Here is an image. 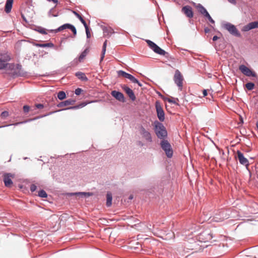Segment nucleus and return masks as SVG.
Masks as SVG:
<instances>
[{
	"label": "nucleus",
	"mask_w": 258,
	"mask_h": 258,
	"mask_svg": "<svg viewBox=\"0 0 258 258\" xmlns=\"http://www.w3.org/2000/svg\"><path fill=\"white\" fill-rule=\"evenodd\" d=\"M154 130L157 138L160 140H165L167 137V132L163 124L156 120L154 122Z\"/></svg>",
	"instance_id": "f257e3e1"
},
{
	"label": "nucleus",
	"mask_w": 258,
	"mask_h": 258,
	"mask_svg": "<svg viewBox=\"0 0 258 258\" xmlns=\"http://www.w3.org/2000/svg\"><path fill=\"white\" fill-rule=\"evenodd\" d=\"M160 146L168 158H170L172 157L173 150L170 144L167 140H161Z\"/></svg>",
	"instance_id": "f03ea898"
},
{
	"label": "nucleus",
	"mask_w": 258,
	"mask_h": 258,
	"mask_svg": "<svg viewBox=\"0 0 258 258\" xmlns=\"http://www.w3.org/2000/svg\"><path fill=\"white\" fill-rule=\"evenodd\" d=\"M213 238V234L210 230L207 229L201 232L198 236V240L202 242L209 241Z\"/></svg>",
	"instance_id": "7ed1b4c3"
},
{
	"label": "nucleus",
	"mask_w": 258,
	"mask_h": 258,
	"mask_svg": "<svg viewBox=\"0 0 258 258\" xmlns=\"http://www.w3.org/2000/svg\"><path fill=\"white\" fill-rule=\"evenodd\" d=\"M11 59L10 54L8 52L0 53V70L6 68L8 62Z\"/></svg>",
	"instance_id": "20e7f679"
},
{
	"label": "nucleus",
	"mask_w": 258,
	"mask_h": 258,
	"mask_svg": "<svg viewBox=\"0 0 258 258\" xmlns=\"http://www.w3.org/2000/svg\"><path fill=\"white\" fill-rule=\"evenodd\" d=\"M66 29H70L73 32L74 35L75 36L76 35L77 30H76L75 27L74 25H73L71 24H69V23H66V24H63V25L60 26V27H59L56 29H54V30L51 29V30H49L48 31L50 32H54L56 33H57L58 32L61 31Z\"/></svg>",
	"instance_id": "39448f33"
},
{
	"label": "nucleus",
	"mask_w": 258,
	"mask_h": 258,
	"mask_svg": "<svg viewBox=\"0 0 258 258\" xmlns=\"http://www.w3.org/2000/svg\"><path fill=\"white\" fill-rule=\"evenodd\" d=\"M139 133L142 138L148 143L153 142L151 134L147 130L143 125L139 127Z\"/></svg>",
	"instance_id": "423d86ee"
},
{
	"label": "nucleus",
	"mask_w": 258,
	"mask_h": 258,
	"mask_svg": "<svg viewBox=\"0 0 258 258\" xmlns=\"http://www.w3.org/2000/svg\"><path fill=\"white\" fill-rule=\"evenodd\" d=\"M173 80L174 81V83L178 86V89L180 91H181L183 86L182 84L183 78L181 73L178 70H176L175 72Z\"/></svg>",
	"instance_id": "0eeeda50"
},
{
	"label": "nucleus",
	"mask_w": 258,
	"mask_h": 258,
	"mask_svg": "<svg viewBox=\"0 0 258 258\" xmlns=\"http://www.w3.org/2000/svg\"><path fill=\"white\" fill-rule=\"evenodd\" d=\"M224 28L232 35L236 37H240V33L234 25L227 22L224 25Z\"/></svg>",
	"instance_id": "6e6552de"
},
{
	"label": "nucleus",
	"mask_w": 258,
	"mask_h": 258,
	"mask_svg": "<svg viewBox=\"0 0 258 258\" xmlns=\"http://www.w3.org/2000/svg\"><path fill=\"white\" fill-rule=\"evenodd\" d=\"M155 107L157 111V117L160 120V122L163 121L165 119V113L159 101L156 102Z\"/></svg>",
	"instance_id": "1a4fd4ad"
},
{
	"label": "nucleus",
	"mask_w": 258,
	"mask_h": 258,
	"mask_svg": "<svg viewBox=\"0 0 258 258\" xmlns=\"http://www.w3.org/2000/svg\"><path fill=\"white\" fill-rule=\"evenodd\" d=\"M239 70L241 71V72L244 74V75L247 77H256V74L255 72L252 71L250 69L247 68L244 64H241L239 67Z\"/></svg>",
	"instance_id": "9d476101"
},
{
	"label": "nucleus",
	"mask_w": 258,
	"mask_h": 258,
	"mask_svg": "<svg viewBox=\"0 0 258 258\" xmlns=\"http://www.w3.org/2000/svg\"><path fill=\"white\" fill-rule=\"evenodd\" d=\"M237 156L239 163L245 166L247 168L249 166V162L248 160L244 157L243 154L240 151L238 150L237 152Z\"/></svg>",
	"instance_id": "9b49d317"
},
{
	"label": "nucleus",
	"mask_w": 258,
	"mask_h": 258,
	"mask_svg": "<svg viewBox=\"0 0 258 258\" xmlns=\"http://www.w3.org/2000/svg\"><path fill=\"white\" fill-rule=\"evenodd\" d=\"M4 182L6 187H10L13 184L12 178L14 176L11 173H6L4 174Z\"/></svg>",
	"instance_id": "f8f14e48"
},
{
	"label": "nucleus",
	"mask_w": 258,
	"mask_h": 258,
	"mask_svg": "<svg viewBox=\"0 0 258 258\" xmlns=\"http://www.w3.org/2000/svg\"><path fill=\"white\" fill-rule=\"evenodd\" d=\"M117 75L118 76H121L123 77L124 78L129 79L132 83L138 82V80L136 78H135L133 75L128 74V73H127L123 71H122V70L118 71Z\"/></svg>",
	"instance_id": "ddd939ff"
},
{
	"label": "nucleus",
	"mask_w": 258,
	"mask_h": 258,
	"mask_svg": "<svg viewBox=\"0 0 258 258\" xmlns=\"http://www.w3.org/2000/svg\"><path fill=\"white\" fill-rule=\"evenodd\" d=\"M111 94L116 100L121 102H124L125 101L123 94L120 92L113 90L111 91Z\"/></svg>",
	"instance_id": "4468645a"
},
{
	"label": "nucleus",
	"mask_w": 258,
	"mask_h": 258,
	"mask_svg": "<svg viewBox=\"0 0 258 258\" xmlns=\"http://www.w3.org/2000/svg\"><path fill=\"white\" fill-rule=\"evenodd\" d=\"M258 28V21L250 22L247 25L244 26L242 29V31L246 32L252 29Z\"/></svg>",
	"instance_id": "2eb2a0df"
},
{
	"label": "nucleus",
	"mask_w": 258,
	"mask_h": 258,
	"mask_svg": "<svg viewBox=\"0 0 258 258\" xmlns=\"http://www.w3.org/2000/svg\"><path fill=\"white\" fill-rule=\"evenodd\" d=\"M67 195L69 197H72L74 196H77L80 197H89L93 195L92 192H69L67 194Z\"/></svg>",
	"instance_id": "dca6fc26"
},
{
	"label": "nucleus",
	"mask_w": 258,
	"mask_h": 258,
	"mask_svg": "<svg viewBox=\"0 0 258 258\" xmlns=\"http://www.w3.org/2000/svg\"><path fill=\"white\" fill-rule=\"evenodd\" d=\"M122 88L132 101H135L136 100V96L134 94V93L131 88L126 85H123L122 87Z\"/></svg>",
	"instance_id": "f3484780"
},
{
	"label": "nucleus",
	"mask_w": 258,
	"mask_h": 258,
	"mask_svg": "<svg viewBox=\"0 0 258 258\" xmlns=\"http://www.w3.org/2000/svg\"><path fill=\"white\" fill-rule=\"evenodd\" d=\"M182 12L189 18L193 17V12L191 7L185 6L182 8Z\"/></svg>",
	"instance_id": "a211bd4d"
},
{
	"label": "nucleus",
	"mask_w": 258,
	"mask_h": 258,
	"mask_svg": "<svg viewBox=\"0 0 258 258\" xmlns=\"http://www.w3.org/2000/svg\"><path fill=\"white\" fill-rule=\"evenodd\" d=\"M54 112H50L49 113H48V114H45V115H42V116H39V117H35L33 119H28V120H25V121H21V122H17V123H15L14 124H8V125H4V126H0V128H2V127H6V126H9L10 125H17L18 124H23V123H26V122H29L31 120H35L36 119H37V118H40L41 117H44V116H46L47 115H50L51 114H52L53 113H54Z\"/></svg>",
	"instance_id": "6ab92c4d"
},
{
	"label": "nucleus",
	"mask_w": 258,
	"mask_h": 258,
	"mask_svg": "<svg viewBox=\"0 0 258 258\" xmlns=\"http://www.w3.org/2000/svg\"><path fill=\"white\" fill-rule=\"evenodd\" d=\"M76 102V101L74 99H70L63 101H62L60 103H59L57 106L58 107H62L64 106H67L70 105H73Z\"/></svg>",
	"instance_id": "aec40b11"
},
{
	"label": "nucleus",
	"mask_w": 258,
	"mask_h": 258,
	"mask_svg": "<svg viewBox=\"0 0 258 258\" xmlns=\"http://www.w3.org/2000/svg\"><path fill=\"white\" fill-rule=\"evenodd\" d=\"M199 12L204 17L209 14L207 10L200 4H198L196 6Z\"/></svg>",
	"instance_id": "412c9836"
},
{
	"label": "nucleus",
	"mask_w": 258,
	"mask_h": 258,
	"mask_svg": "<svg viewBox=\"0 0 258 258\" xmlns=\"http://www.w3.org/2000/svg\"><path fill=\"white\" fill-rule=\"evenodd\" d=\"M16 74L18 76H24L26 73L22 70V66L20 64H17L16 66Z\"/></svg>",
	"instance_id": "4be33fe9"
},
{
	"label": "nucleus",
	"mask_w": 258,
	"mask_h": 258,
	"mask_svg": "<svg viewBox=\"0 0 258 258\" xmlns=\"http://www.w3.org/2000/svg\"><path fill=\"white\" fill-rule=\"evenodd\" d=\"M75 76L80 80L82 81H87L88 80V78L86 76L85 73L81 72H78L75 73Z\"/></svg>",
	"instance_id": "5701e85b"
},
{
	"label": "nucleus",
	"mask_w": 258,
	"mask_h": 258,
	"mask_svg": "<svg viewBox=\"0 0 258 258\" xmlns=\"http://www.w3.org/2000/svg\"><path fill=\"white\" fill-rule=\"evenodd\" d=\"M14 0H7L5 5V12L9 13L11 12Z\"/></svg>",
	"instance_id": "b1692460"
},
{
	"label": "nucleus",
	"mask_w": 258,
	"mask_h": 258,
	"mask_svg": "<svg viewBox=\"0 0 258 258\" xmlns=\"http://www.w3.org/2000/svg\"><path fill=\"white\" fill-rule=\"evenodd\" d=\"M87 104V103L83 102V103H81V104H80L79 105H76V106H74L68 107V108H65V109H62L59 110L58 111H62V110H67V109H79V108L83 107L85 106Z\"/></svg>",
	"instance_id": "393cba45"
},
{
	"label": "nucleus",
	"mask_w": 258,
	"mask_h": 258,
	"mask_svg": "<svg viewBox=\"0 0 258 258\" xmlns=\"http://www.w3.org/2000/svg\"><path fill=\"white\" fill-rule=\"evenodd\" d=\"M153 51L157 54H159L160 55H164V56L166 55V54H168V53L167 52H166L164 50L161 48L157 45L156 46V47L155 48V49H154Z\"/></svg>",
	"instance_id": "a878e982"
},
{
	"label": "nucleus",
	"mask_w": 258,
	"mask_h": 258,
	"mask_svg": "<svg viewBox=\"0 0 258 258\" xmlns=\"http://www.w3.org/2000/svg\"><path fill=\"white\" fill-rule=\"evenodd\" d=\"M34 45L37 47H42V48L54 47V44L51 42L46 43H35Z\"/></svg>",
	"instance_id": "bb28decb"
},
{
	"label": "nucleus",
	"mask_w": 258,
	"mask_h": 258,
	"mask_svg": "<svg viewBox=\"0 0 258 258\" xmlns=\"http://www.w3.org/2000/svg\"><path fill=\"white\" fill-rule=\"evenodd\" d=\"M106 206L109 207L112 204V194L110 192H108L106 195Z\"/></svg>",
	"instance_id": "cd10ccee"
},
{
	"label": "nucleus",
	"mask_w": 258,
	"mask_h": 258,
	"mask_svg": "<svg viewBox=\"0 0 258 258\" xmlns=\"http://www.w3.org/2000/svg\"><path fill=\"white\" fill-rule=\"evenodd\" d=\"M107 40H106L104 43H103V47H102V54H101V58H100V61H102L104 57V55H105V52H106V46H107Z\"/></svg>",
	"instance_id": "c85d7f7f"
},
{
	"label": "nucleus",
	"mask_w": 258,
	"mask_h": 258,
	"mask_svg": "<svg viewBox=\"0 0 258 258\" xmlns=\"http://www.w3.org/2000/svg\"><path fill=\"white\" fill-rule=\"evenodd\" d=\"M73 13L79 19V20H80L81 23L83 24L84 26L85 25L86 26V25H87L86 21L84 20L83 17L79 13H78L76 11H73Z\"/></svg>",
	"instance_id": "c756f323"
},
{
	"label": "nucleus",
	"mask_w": 258,
	"mask_h": 258,
	"mask_svg": "<svg viewBox=\"0 0 258 258\" xmlns=\"http://www.w3.org/2000/svg\"><path fill=\"white\" fill-rule=\"evenodd\" d=\"M146 42H147L150 48H151L153 50H154V49H155V48L157 46V44L155 43L154 42L152 41L151 40H146Z\"/></svg>",
	"instance_id": "7c9ffc66"
},
{
	"label": "nucleus",
	"mask_w": 258,
	"mask_h": 258,
	"mask_svg": "<svg viewBox=\"0 0 258 258\" xmlns=\"http://www.w3.org/2000/svg\"><path fill=\"white\" fill-rule=\"evenodd\" d=\"M66 93L64 91H59L57 93V98L61 100L66 98Z\"/></svg>",
	"instance_id": "2f4dec72"
},
{
	"label": "nucleus",
	"mask_w": 258,
	"mask_h": 258,
	"mask_svg": "<svg viewBox=\"0 0 258 258\" xmlns=\"http://www.w3.org/2000/svg\"><path fill=\"white\" fill-rule=\"evenodd\" d=\"M35 30L42 34H47V33L46 32V30L45 28H42L41 27H38L35 29Z\"/></svg>",
	"instance_id": "473e14b6"
},
{
	"label": "nucleus",
	"mask_w": 258,
	"mask_h": 258,
	"mask_svg": "<svg viewBox=\"0 0 258 258\" xmlns=\"http://www.w3.org/2000/svg\"><path fill=\"white\" fill-rule=\"evenodd\" d=\"M38 196L39 197L43 198H47V193H46V191H45L44 190H43V189H41V190H40L38 192Z\"/></svg>",
	"instance_id": "72a5a7b5"
},
{
	"label": "nucleus",
	"mask_w": 258,
	"mask_h": 258,
	"mask_svg": "<svg viewBox=\"0 0 258 258\" xmlns=\"http://www.w3.org/2000/svg\"><path fill=\"white\" fill-rule=\"evenodd\" d=\"M245 87L248 90H252L254 87V84L251 82L247 83L245 84Z\"/></svg>",
	"instance_id": "f704fd0d"
},
{
	"label": "nucleus",
	"mask_w": 258,
	"mask_h": 258,
	"mask_svg": "<svg viewBox=\"0 0 258 258\" xmlns=\"http://www.w3.org/2000/svg\"><path fill=\"white\" fill-rule=\"evenodd\" d=\"M87 53V49H86L85 50H84L80 55L79 57V60L80 61H81L84 59V58L86 56Z\"/></svg>",
	"instance_id": "c9c22d12"
},
{
	"label": "nucleus",
	"mask_w": 258,
	"mask_h": 258,
	"mask_svg": "<svg viewBox=\"0 0 258 258\" xmlns=\"http://www.w3.org/2000/svg\"><path fill=\"white\" fill-rule=\"evenodd\" d=\"M84 27H85V30H86L87 38L89 39L91 37V33H90V32L89 30V27L87 25H86H86L84 26Z\"/></svg>",
	"instance_id": "e433bc0d"
},
{
	"label": "nucleus",
	"mask_w": 258,
	"mask_h": 258,
	"mask_svg": "<svg viewBox=\"0 0 258 258\" xmlns=\"http://www.w3.org/2000/svg\"><path fill=\"white\" fill-rule=\"evenodd\" d=\"M103 32L105 34V33H107L109 34V33H114L113 32V30L111 28H107L106 27H104V28H103Z\"/></svg>",
	"instance_id": "4c0bfd02"
},
{
	"label": "nucleus",
	"mask_w": 258,
	"mask_h": 258,
	"mask_svg": "<svg viewBox=\"0 0 258 258\" xmlns=\"http://www.w3.org/2000/svg\"><path fill=\"white\" fill-rule=\"evenodd\" d=\"M167 100L169 103H173L174 104H177V103H176V101H178V98H167Z\"/></svg>",
	"instance_id": "58836bf2"
},
{
	"label": "nucleus",
	"mask_w": 258,
	"mask_h": 258,
	"mask_svg": "<svg viewBox=\"0 0 258 258\" xmlns=\"http://www.w3.org/2000/svg\"><path fill=\"white\" fill-rule=\"evenodd\" d=\"M9 115V112L7 111H4L2 112L1 114V116L3 118H6Z\"/></svg>",
	"instance_id": "ea45409f"
},
{
	"label": "nucleus",
	"mask_w": 258,
	"mask_h": 258,
	"mask_svg": "<svg viewBox=\"0 0 258 258\" xmlns=\"http://www.w3.org/2000/svg\"><path fill=\"white\" fill-rule=\"evenodd\" d=\"M205 17L207 18L209 21L212 24L215 23L214 20L212 19V18L211 17L209 14H207L206 16H205Z\"/></svg>",
	"instance_id": "a19ab883"
},
{
	"label": "nucleus",
	"mask_w": 258,
	"mask_h": 258,
	"mask_svg": "<svg viewBox=\"0 0 258 258\" xmlns=\"http://www.w3.org/2000/svg\"><path fill=\"white\" fill-rule=\"evenodd\" d=\"M83 91V90L81 88H77L75 91V93L76 95H79Z\"/></svg>",
	"instance_id": "79ce46f5"
},
{
	"label": "nucleus",
	"mask_w": 258,
	"mask_h": 258,
	"mask_svg": "<svg viewBox=\"0 0 258 258\" xmlns=\"http://www.w3.org/2000/svg\"><path fill=\"white\" fill-rule=\"evenodd\" d=\"M53 11H54V9H51L48 12V15L49 16H52V17H57V14H53Z\"/></svg>",
	"instance_id": "37998d69"
},
{
	"label": "nucleus",
	"mask_w": 258,
	"mask_h": 258,
	"mask_svg": "<svg viewBox=\"0 0 258 258\" xmlns=\"http://www.w3.org/2000/svg\"><path fill=\"white\" fill-rule=\"evenodd\" d=\"M36 188H37V186L35 184H32L31 185V186H30V190H31V192L35 191L36 190Z\"/></svg>",
	"instance_id": "c03bdc74"
},
{
	"label": "nucleus",
	"mask_w": 258,
	"mask_h": 258,
	"mask_svg": "<svg viewBox=\"0 0 258 258\" xmlns=\"http://www.w3.org/2000/svg\"><path fill=\"white\" fill-rule=\"evenodd\" d=\"M30 109V107L28 105H24L23 106V110L25 113H27L29 112Z\"/></svg>",
	"instance_id": "a18cd8bd"
},
{
	"label": "nucleus",
	"mask_w": 258,
	"mask_h": 258,
	"mask_svg": "<svg viewBox=\"0 0 258 258\" xmlns=\"http://www.w3.org/2000/svg\"><path fill=\"white\" fill-rule=\"evenodd\" d=\"M224 217H221L218 220V219H218V218H216V217H214L213 219H212L213 220L215 221H216V222H219V221H222L224 220Z\"/></svg>",
	"instance_id": "49530a36"
},
{
	"label": "nucleus",
	"mask_w": 258,
	"mask_h": 258,
	"mask_svg": "<svg viewBox=\"0 0 258 258\" xmlns=\"http://www.w3.org/2000/svg\"><path fill=\"white\" fill-rule=\"evenodd\" d=\"M36 107L38 109H42L44 107V105L42 104H36Z\"/></svg>",
	"instance_id": "de8ad7c7"
},
{
	"label": "nucleus",
	"mask_w": 258,
	"mask_h": 258,
	"mask_svg": "<svg viewBox=\"0 0 258 258\" xmlns=\"http://www.w3.org/2000/svg\"><path fill=\"white\" fill-rule=\"evenodd\" d=\"M230 3L232 4L233 5H236V0H227Z\"/></svg>",
	"instance_id": "09e8293b"
},
{
	"label": "nucleus",
	"mask_w": 258,
	"mask_h": 258,
	"mask_svg": "<svg viewBox=\"0 0 258 258\" xmlns=\"http://www.w3.org/2000/svg\"><path fill=\"white\" fill-rule=\"evenodd\" d=\"M203 97H205L207 95V91L206 89H204L203 91Z\"/></svg>",
	"instance_id": "8fccbe9b"
},
{
	"label": "nucleus",
	"mask_w": 258,
	"mask_h": 258,
	"mask_svg": "<svg viewBox=\"0 0 258 258\" xmlns=\"http://www.w3.org/2000/svg\"><path fill=\"white\" fill-rule=\"evenodd\" d=\"M204 31L206 33H208L210 32V29L208 27H206L204 29Z\"/></svg>",
	"instance_id": "3c124183"
},
{
	"label": "nucleus",
	"mask_w": 258,
	"mask_h": 258,
	"mask_svg": "<svg viewBox=\"0 0 258 258\" xmlns=\"http://www.w3.org/2000/svg\"><path fill=\"white\" fill-rule=\"evenodd\" d=\"M218 39V37L217 36L215 35V36H213L212 39L213 41H216Z\"/></svg>",
	"instance_id": "603ef678"
},
{
	"label": "nucleus",
	"mask_w": 258,
	"mask_h": 258,
	"mask_svg": "<svg viewBox=\"0 0 258 258\" xmlns=\"http://www.w3.org/2000/svg\"><path fill=\"white\" fill-rule=\"evenodd\" d=\"M238 258H251V257H250V256H248V255H245V256H239Z\"/></svg>",
	"instance_id": "864d4df0"
},
{
	"label": "nucleus",
	"mask_w": 258,
	"mask_h": 258,
	"mask_svg": "<svg viewBox=\"0 0 258 258\" xmlns=\"http://www.w3.org/2000/svg\"><path fill=\"white\" fill-rule=\"evenodd\" d=\"M134 83H137L139 86H142V84L138 80L137 82H133Z\"/></svg>",
	"instance_id": "5fc2aeb1"
},
{
	"label": "nucleus",
	"mask_w": 258,
	"mask_h": 258,
	"mask_svg": "<svg viewBox=\"0 0 258 258\" xmlns=\"http://www.w3.org/2000/svg\"><path fill=\"white\" fill-rule=\"evenodd\" d=\"M138 144L141 146H143L144 144L141 141H138Z\"/></svg>",
	"instance_id": "6e6d98bb"
},
{
	"label": "nucleus",
	"mask_w": 258,
	"mask_h": 258,
	"mask_svg": "<svg viewBox=\"0 0 258 258\" xmlns=\"http://www.w3.org/2000/svg\"><path fill=\"white\" fill-rule=\"evenodd\" d=\"M49 2H53L54 4H56L57 3L58 1L57 0H47Z\"/></svg>",
	"instance_id": "4d7b16f0"
},
{
	"label": "nucleus",
	"mask_w": 258,
	"mask_h": 258,
	"mask_svg": "<svg viewBox=\"0 0 258 258\" xmlns=\"http://www.w3.org/2000/svg\"><path fill=\"white\" fill-rule=\"evenodd\" d=\"M22 17L23 18V20L25 21V22H27V20H26L25 17L23 15H22Z\"/></svg>",
	"instance_id": "13d9d810"
},
{
	"label": "nucleus",
	"mask_w": 258,
	"mask_h": 258,
	"mask_svg": "<svg viewBox=\"0 0 258 258\" xmlns=\"http://www.w3.org/2000/svg\"><path fill=\"white\" fill-rule=\"evenodd\" d=\"M133 198V196H132V195H131V196H130L129 199H132Z\"/></svg>",
	"instance_id": "bf43d9fd"
},
{
	"label": "nucleus",
	"mask_w": 258,
	"mask_h": 258,
	"mask_svg": "<svg viewBox=\"0 0 258 258\" xmlns=\"http://www.w3.org/2000/svg\"><path fill=\"white\" fill-rule=\"evenodd\" d=\"M256 127H257V128L258 129V121L256 122Z\"/></svg>",
	"instance_id": "052dcab7"
},
{
	"label": "nucleus",
	"mask_w": 258,
	"mask_h": 258,
	"mask_svg": "<svg viewBox=\"0 0 258 258\" xmlns=\"http://www.w3.org/2000/svg\"><path fill=\"white\" fill-rule=\"evenodd\" d=\"M181 50H184V51H187V50L186 49H181Z\"/></svg>",
	"instance_id": "680f3d73"
},
{
	"label": "nucleus",
	"mask_w": 258,
	"mask_h": 258,
	"mask_svg": "<svg viewBox=\"0 0 258 258\" xmlns=\"http://www.w3.org/2000/svg\"><path fill=\"white\" fill-rule=\"evenodd\" d=\"M220 213H221V215H223V212H220Z\"/></svg>",
	"instance_id": "e2e57ef3"
}]
</instances>
